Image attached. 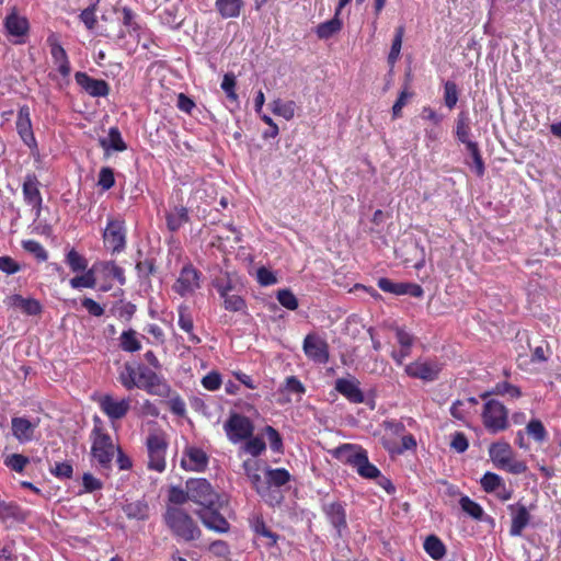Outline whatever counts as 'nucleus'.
<instances>
[{
	"label": "nucleus",
	"instance_id": "obj_1",
	"mask_svg": "<svg viewBox=\"0 0 561 561\" xmlns=\"http://www.w3.org/2000/svg\"><path fill=\"white\" fill-rule=\"evenodd\" d=\"M194 493H169L163 522L179 541L192 542L202 537V529L191 515Z\"/></svg>",
	"mask_w": 561,
	"mask_h": 561
},
{
	"label": "nucleus",
	"instance_id": "obj_2",
	"mask_svg": "<svg viewBox=\"0 0 561 561\" xmlns=\"http://www.w3.org/2000/svg\"><path fill=\"white\" fill-rule=\"evenodd\" d=\"M193 503L198 507L192 511L207 529L218 534L230 530L229 522L220 513L228 504L227 493H194Z\"/></svg>",
	"mask_w": 561,
	"mask_h": 561
},
{
	"label": "nucleus",
	"instance_id": "obj_3",
	"mask_svg": "<svg viewBox=\"0 0 561 561\" xmlns=\"http://www.w3.org/2000/svg\"><path fill=\"white\" fill-rule=\"evenodd\" d=\"M335 456L352 466L362 478L376 480L386 491L391 488L390 480L381 476L380 470L368 460L367 451L363 447L344 444L335 449Z\"/></svg>",
	"mask_w": 561,
	"mask_h": 561
},
{
	"label": "nucleus",
	"instance_id": "obj_4",
	"mask_svg": "<svg viewBox=\"0 0 561 561\" xmlns=\"http://www.w3.org/2000/svg\"><path fill=\"white\" fill-rule=\"evenodd\" d=\"M93 430L91 432V454L93 459L101 466L103 469H107L111 466V462L118 450V446H116L111 436L106 433L103 422L99 416H94L93 419Z\"/></svg>",
	"mask_w": 561,
	"mask_h": 561
},
{
	"label": "nucleus",
	"instance_id": "obj_5",
	"mask_svg": "<svg viewBox=\"0 0 561 561\" xmlns=\"http://www.w3.org/2000/svg\"><path fill=\"white\" fill-rule=\"evenodd\" d=\"M489 456L495 467L511 473L519 474L527 469L526 463L515 457L511 445L505 442L493 443L489 447Z\"/></svg>",
	"mask_w": 561,
	"mask_h": 561
},
{
	"label": "nucleus",
	"instance_id": "obj_6",
	"mask_svg": "<svg viewBox=\"0 0 561 561\" xmlns=\"http://www.w3.org/2000/svg\"><path fill=\"white\" fill-rule=\"evenodd\" d=\"M482 420L489 432L497 433L508 426V411L500 401L489 400L484 404Z\"/></svg>",
	"mask_w": 561,
	"mask_h": 561
},
{
	"label": "nucleus",
	"instance_id": "obj_7",
	"mask_svg": "<svg viewBox=\"0 0 561 561\" xmlns=\"http://www.w3.org/2000/svg\"><path fill=\"white\" fill-rule=\"evenodd\" d=\"M224 430L228 439L233 443H240L252 436L254 425L252 421L239 413H232L224 424Z\"/></svg>",
	"mask_w": 561,
	"mask_h": 561
},
{
	"label": "nucleus",
	"instance_id": "obj_8",
	"mask_svg": "<svg viewBox=\"0 0 561 561\" xmlns=\"http://www.w3.org/2000/svg\"><path fill=\"white\" fill-rule=\"evenodd\" d=\"M442 365L436 359L419 358L404 367V373L409 377L421 379L425 382L436 380Z\"/></svg>",
	"mask_w": 561,
	"mask_h": 561
},
{
	"label": "nucleus",
	"instance_id": "obj_9",
	"mask_svg": "<svg viewBox=\"0 0 561 561\" xmlns=\"http://www.w3.org/2000/svg\"><path fill=\"white\" fill-rule=\"evenodd\" d=\"M104 245L113 253L122 252L126 247V229L123 220L111 218L103 232Z\"/></svg>",
	"mask_w": 561,
	"mask_h": 561
},
{
	"label": "nucleus",
	"instance_id": "obj_10",
	"mask_svg": "<svg viewBox=\"0 0 561 561\" xmlns=\"http://www.w3.org/2000/svg\"><path fill=\"white\" fill-rule=\"evenodd\" d=\"M102 412L113 422L122 420L130 410V399H117L111 394H104L99 400Z\"/></svg>",
	"mask_w": 561,
	"mask_h": 561
},
{
	"label": "nucleus",
	"instance_id": "obj_11",
	"mask_svg": "<svg viewBox=\"0 0 561 561\" xmlns=\"http://www.w3.org/2000/svg\"><path fill=\"white\" fill-rule=\"evenodd\" d=\"M306 356L319 364H325L329 360L328 343L317 334H308L302 345Z\"/></svg>",
	"mask_w": 561,
	"mask_h": 561
},
{
	"label": "nucleus",
	"instance_id": "obj_12",
	"mask_svg": "<svg viewBox=\"0 0 561 561\" xmlns=\"http://www.w3.org/2000/svg\"><path fill=\"white\" fill-rule=\"evenodd\" d=\"M199 288V273L192 265H185L173 285V290L182 297Z\"/></svg>",
	"mask_w": 561,
	"mask_h": 561
},
{
	"label": "nucleus",
	"instance_id": "obj_13",
	"mask_svg": "<svg viewBox=\"0 0 561 561\" xmlns=\"http://www.w3.org/2000/svg\"><path fill=\"white\" fill-rule=\"evenodd\" d=\"M75 79L77 84L93 98H103L110 93V87L106 81L94 79L85 72H76Z\"/></svg>",
	"mask_w": 561,
	"mask_h": 561
},
{
	"label": "nucleus",
	"instance_id": "obj_14",
	"mask_svg": "<svg viewBox=\"0 0 561 561\" xmlns=\"http://www.w3.org/2000/svg\"><path fill=\"white\" fill-rule=\"evenodd\" d=\"M22 191L25 203L33 207L36 217H38L42 209L43 198L39 192V181L35 174H27L25 176Z\"/></svg>",
	"mask_w": 561,
	"mask_h": 561
},
{
	"label": "nucleus",
	"instance_id": "obj_15",
	"mask_svg": "<svg viewBox=\"0 0 561 561\" xmlns=\"http://www.w3.org/2000/svg\"><path fill=\"white\" fill-rule=\"evenodd\" d=\"M47 44L50 48V55L54 64L57 66L59 73L64 77L69 76L71 67L68 55L60 45L59 37L56 33H50L47 37Z\"/></svg>",
	"mask_w": 561,
	"mask_h": 561
},
{
	"label": "nucleus",
	"instance_id": "obj_16",
	"mask_svg": "<svg viewBox=\"0 0 561 561\" xmlns=\"http://www.w3.org/2000/svg\"><path fill=\"white\" fill-rule=\"evenodd\" d=\"M16 130L22 141L28 147H36V139L32 129L31 114L28 106H21L16 117Z\"/></svg>",
	"mask_w": 561,
	"mask_h": 561
},
{
	"label": "nucleus",
	"instance_id": "obj_17",
	"mask_svg": "<svg viewBox=\"0 0 561 561\" xmlns=\"http://www.w3.org/2000/svg\"><path fill=\"white\" fill-rule=\"evenodd\" d=\"M323 512L330 524L335 528L337 537H342L347 530L346 511L340 502L323 505Z\"/></svg>",
	"mask_w": 561,
	"mask_h": 561
},
{
	"label": "nucleus",
	"instance_id": "obj_18",
	"mask_svg": "<svg viewBox=\"0 0 561 561\" xmlns=\"http://www.w3.org/2000/svg\"><path fill=\"white\" fill-rule=\"evenodd\" d=\"M10 308H18L27 316H37L42 312V305L34 298H24L21 295H11L4 299Z\"/></svg>",
	"mask_w": 561,
	"mask_h": 561
},
{
	"label": "nucleus",
	"instance_id": "obj_19",
	"mask_svg": "<svg viewBox=\"0 0 561 561\" xmlns=\"http://www.w3.org/2000/svg\"><path fill=\"white\" fill-rule=\"evenodd\" d=\"M37 424V422H31L25 417H12V434L20 443L31 442L34 437Z\"/></svg>",
	"mask_w": 561,
	"mask_h": 561
},
{
	"label": "nucleus",
	"instance_id": "obj_20",
	"mask_svg": "<svg viewBox=\"0 0 561 561\" xmlns=\"http://www.w3.org/2000/svg\"><path fill=\"white\" fill-rule=\"evenodd\" d=\"M335 390L351 402L362 403L364 401V393L359 389V382L354 378H339L335 381Z\"/></svg>",
	"mask_w": 561,
	"mask_h": 561
},
{
	"label": "nucleus",
	"instance_id": "obj_21",
	"mask_svg": "<svg viewBox=\"0 0 561 561\" xmlns=\"http://www.w3.org/2000/svg\"><path fill=\"white\" fill-rule=\"evenodd\" d=\"M208 458L206 453L197 447H188L182 458V466L187 470L202 471L206 468Z\"/></svg>",
	"mask_w": 561,
	"mask_h": 561
},
{
	"label": "nucleus",
	"instance_id": "obj_22",
	"mask_svg": "<svg viewBox=\"0 0 561 561\" xmlns=\"http://www.w3.org/2000/svg\"><path fill=\"white\" fill-rule=\"evenodd\" d=\"M249 524H250L252 531L256 536H261V537H264L267 539V542H266L267 548H272L277 545L279 536L276 533L272 531L267 527V525L261 514H253L249 518Z\"/></svg>",
	"mask_w": 561,
	"mask_h": 561
},
{
	"label": "nucleus",
	"instance_id": "obj_23",
	"mask_svg": "<svg viewBox=\"0 0 561 561\" xmlns=\"http://www.w3.org/2000/svg\"><path fill=\"white\" fill-rule=\"evenodd\" d=\"M0 519L12 526L26 519V513L14 502L0 500Z\"/></svg>",
	"mask_w": 561,
	"mask_h": 561
},
{
	"label": "nucleus",
	"instance_id": "obj_24",
	"mask_svg": "<svg viewBox=\"0 0 561 561\" xmlns=\"http://www.w3.org/2000/svg\"><path fill=\"white\" fill-rule=\"evenodd\" d=\"M4 27L9 35L20 37L27 33L30 25L27 19L13 9L4 19Z\"/></svg>",
	"mask_w": 561,
	"mask_h": 561
},
{
	"label": "nucleus",
	"instance_id": "obj_25",
	"mask_svg": "<svg viewBox=\"0 0 561 561\" xmlns=\"http://www.w3.org/2000/svg\"><path fill=\"white\" fill-rule=\"evenodd\" d=\"M243 0H216L215 8L222 19H234L241 13Z\"/></svg>",
	"mask_w": 561,
	"mask_h": 561
},
{
	"label": "nucleus",
	"instance_id": "obj_26",
	"mask_svg": "<svg viewBox=\"0 0 561 561\" xmlns=\"http://www.w3.org/2000/svg\"><path fill=\"white\" fill-rule=\"evenodd\" d=\"M423 548L425 552L435 561H440L446 556V546L436 535H430L425 538Z\"/></svg>",
	"mask_w": 561,
	"mask_h": 561
},
{
	"label": "nucleus",
	"instance_id": "obj_27",
	"mask_svg": "<svg viewBox=\"0 0 561 561\" xmlns=\"http://www.w3.org/2000/svg\"><path fill=\"white\" fill-rule=\"evenodd\" d=\"M530 515L524 505H519L516 512L513 514L512 524L510 528V535L518 537L523 534V530L529 524Z\"/></svg>",
	"mask_w": 561,
	"mask_h": 561
},
{
	"label": "nucleus",
	"instance_id": "obj_28",
	"mask_svg": "<svg viewBox=\"0 0 561 561\" xmlns=\"http://www.w3.org/2000/svg\"><path fill=\"white\" fill-rule=\"evenodd\" d=\"M141 389L147 391L149 394L163 398L169 397L171 392L169 383L158 374L151 376L149 381H147L145 385H141Z\"/></svg>",
	"mask_w": 561,
	"mask_h": 561
},
{
	"label": "nucleus",
	"instance_id": "obj_29",
	"mask_svg": "<svg viewBox=\"0 0 561 561\" xmlns=\"http://www.w3.org/2000/svg\"><path fill=\"white\" fill-rule=\"evenodd\" d=\"M100 146L105 150L124 151L127 146L122 138L121 131L117 127H111L108 135L100 139Z\"/></svg>",
	"mask_w": 561,
	"mask_h": 561
},
{
	"label": "nucleus",
	"instance_id": "obj_30",
	"mask_svg": "<svg viewBox=\"0 0 561 561\" xmlns=\"http://www.w3.org/2000/svg\"><path fill=\"white\" fill-rule=\"evenodd\" d=\"M118 380L122 383V386L127 390L137 388L138 365L135 366L130 363H125L118 373Z\"/></svg>",
	"mask_w": 561,
	"mask_h": 561
},
{
	"label": "nucleus",
	"instance_id": "obj_31",
	"mask_svg": "<svg viewBox=\"0 0 561 561\" xmlns=\"http://www.w3.org/2000/svg\"><path fill=\"white\" fill-rule=\"evenodd\" d=\"M188 221V211L184 206H175L167 214L169 230L176 231Z\"/></svg>",
	"mask_w": 561,
	"mask_h": 561
},
{
	"label": "nucleus",
	"instance_id": "obj_32",
	"mask_svg": "<svg viewBox=\"0 0 561 561\" xmlns=\"http://www.w3.org/2000/svg\"><path fill=\"white\" fill-rule=\"evenodd\" d=\"M98 266V272H101L106 279H117L121 285L125 284L124 270L115 264L113 261L98 262L94 264Z\"/></svg>",
	"mask_w": 561,
	"mask_h": 561
},
{
	"label": "nucleus",
	"instance_id": "obj_33",
	"mask_svg": "<svg viewBox=\"0 0 561 561\" xmlns=\"http://www.w3.org/2000/svg\"><path fill=\"white\" fill-rule=\"evenodd\" d=\"M123 511L128 518L146 519L148 517V504L144 500L129 501L123 505Z\"/></svg>",
	"mask_w": 561,
	"mask_h": 561
},
{
	"label": "nucleus",
	"instance_id": "obj_34",
	"mask_svg": "<svg viewBox=\"0 0 561 561\" xmlns=\"http://www.w3.org/2000/svg\"><path fill=\"white\" fill-rule=\"evenodd\" d=\"M118 340H119V347L124 352L135 353V352H138L141 350V342L139 340V334L133 329L123 331Z\"/></svg>",
	"mask_w": 561,
	"mask_h": 561
},
{
	"label": "nucleus",
	"instance_id": "obj_35",
	"mask_svg": "<svg viewBox=\"0 0 561 561\" xmlns=\"http://www.w3.org/2000/svg\"><path fill=\"white\" fill-rule=\"evenodd\" d=\"M470 133L471 127L469 116L466 112H461L456 121V136L459 141L466 145V147H468V144H476L470 140Z\"/></svg>",
	"mask_w": 561,
	"mask_h": 561
},
{
	"label": "nucleus",
	"instance_id": "obj_36",
	"mask_svg": "<svg viewBox=\"0 0 561 561\" xmlns=\"http://www.w3.org/2000/svg\"><path fill=\"white\" fill-rule=\"evenodd\" d=\"M179 327L185 331L186 333H188V340L190 342H192L193 344H198L201 342V339L195 335L193 333V328H194V324H193V319L188 312V309L187 307L185 306H180L179 307Z\"/></svg>",
	"mask_w": 561,
	"mask_h": 561
},
{
	"label": "nucleus",
	"instance_id": "obj_37",
	"mask_svg": "<svg viewBox=\"0 0 561 561\" xmlns=\"http://www.w3.org/2000/svg\"><path fill=\"white\" fill-rule=\"evenodd\" d=\"M98 272V266L93 264L90 270L84 271L82 275L76 276L70 279V286L73 289L80 288H94L96 285L95 273Z\"/></svg>",
	"mask_w": 561,
	"mask_h": 561
},
{
	"label": "nucleus",
	"instance_id": "obj_38",
	"mask_svg": "<svg viewBox=\"0 0 561 561\" xmlns=\"http://www.w3.org/2000/svg\"><path fill=\"white\" fill-rule=\"evenodd\" d=\"M341 28H342V21L340 19V15H336V13H334V16L331 20L323 22L317 26L316 33L319 38L328 39V38L332 37L334 34H336L337 32H340Z\"/></svg>",
	"mask_w": 561,
	"mask_h": 561
},
{
	"label": "nucleus",
	"instance_id": "obj_39",
	"mask_svg": "<svg viewBox=\"0 0 561 561\" xmlns=\"http://www.w3.org/2000/svg\"><path fill=\"white\" fill-rule=\"evenodd\" d=\"M270 107L275 115L282 116L286 121H290L295 116L296 103L294 101L284 102L276 99L270 104Z\"/></svg>",
	"mask_w": 561,
	"mask_h": 561
},
{
	"label": "nucleus",
	"instance_id": "obj_40",
	"mask_svg": "<svg viewBox=\"0 0 561 561\" xmlns=\"http://www.w3.org/2000/svg\"><path fill=\"white\" fill-rule=\"evenodd\" d=\"M267 483L272 486L280 488L290 480V474L286 469H267L265 472Z\"/></svg>",
	"mask_w": 561,
	"mask_h": 561
},
{
	"label": "nucleus",
	"instance_id": "obj_41",
	"mask_svg": "<svg viewBox=\"0 0 561 561\" xmlns=\"http://www.w3.org/2000/svg\"><path fill=\"white\" fill-rule=\"evenodd\" d=\"M404 35V27L399 26L396 28L394 37L391 44L390 53L388 55V64L393 67L398 61L401 53L402 41Z\"/></svg>",
	"mask_w": 561,
	"mask_h": 561
},
{
	"label": "nucleus",
	"instance_id": "obj_42",
	"mask_svg": "<svg viewBox=\"0 0 561 561\" xmlns=\"http://www.w3.org/2000/svg\"><path fill=\"white\" fill-rule=\"evenodd\" d=\"M489 394H497V396H508L510 398H519L522 396V391L518 387L508 383V382H499L495 387L486 393H483L481 397L485 399Z\"/></svg>",
	"mask_w": 561,
	"mask_h": 561
},
{
	"label": "nucleus",
	"instance_id": "obj_43",
	"mask_svg": "<svg viewBox=\"0 0 561 561\" xmlns=\"http://www.w3.org/2000/svg\"><path fill=\"white\" fill-rule=\"evenodd\" d=\"M242 448L247 454L255 458L265 451L266 445L262 437L252 435L245 439Z\"/></svg>",
	"mask_w": 561,
	"mask_h": 561
},
{
	"label": "nucleus",
	"instance_id": "obj_44",
	"mask_svg": "<svg viewBox=\"0 0 561 561\" xmlns=\"http://www.w3.org/2000/svg\"><path fill=\"white\" fill-rule=\"evenodd\" d=\"M66 263L69 265L72 272L79 273L87 271L88 261L87 259L78 253L75 249H71L66 255Z\"/></svg>",
	"mask_w": 561,
	"mask_h": 561
},
{
	"label": "nucleus",
	"instance_id": "obj_45",
	"mask_svg": "<svg viewBox=\"0 0 561 561\" xmlns=\"http://www.w3.org/2000/svg\"><path fill=\"white\" fill-rule=\"evenodd\" d=\"M224 300V307L228 311L243 312L247 309L244 299L239 295L227 294V296L220 297Z\"/></svg>",
	"mask_w": 561,
	"mask_h": 561
},
{
	"label": "nucleus",
	"instance_id": "obj_46",
	"mask_svg": "<svg viewBox=\"0 0 561 561\" xmlns=\"http://www.w3.org/2000/svg\"><path fill=\"white\" fill-rule=\"evenodd\" d=\"M263 432L266 435L271 449L274 453L282 454L284 445L280 434L271 425L265 426Z\"/></svg>",
	"mask_w": 561,
	"mask_h": 561
},
{
	"label": "nucleus",
	"instance_id": "obj_47",
	"mask_svg": "<svg viewBox=\"0 0 561 561\" xmlns=\"http://www.w3.org/2000/svg\"><path fill=\"white\" fill-rule=\"evenodd\" d=\"M458 88L454 81H446L444 83V103L449 108L453 110L458 102Z\"/></svg>",
	"mask_w": 561,
	"mask_h": 561
},
{
	"label": "nucleus",
	"instance_id": "obj_48",
	"mask_svg": "<svg viewBox=\"0 0 561 561\" xmlns=\"http://www.w3.org/2000/svg\"><path fill=\"white\" fill-rule=\"evenodd\" d=\"M278 302L288 310H296L299 306L297 297L290 289H279L276 294Z\"/></svg>",
	"mask_w": 561,
	"mask_h": 561
},
{
	"label": "nucleus",
	"instance_id": "obj_49",
	"mask_svg": "<svg viewBox=\"0 0 561 561\" xmlns=\"http://www.w3.org/2000/svg\"><path fill=\"white\" fill-rule=\"evenodd\" d=\"M467 150L470 152L472 158V170L478 176H482L484 174V162L480 154L478 144H468Z\"/></svg>",
	"mask_w": 561,
	"mask_h": 561
},
{
	"label": "nucleus",
	"instance_id": "obj_50",
	"mask_svg": "<svg viewBox=\"0 0 561 561\" xmlns=\"http://www.w3.org/2000/svg\"><path fill=\"white\" fill-rule=\"evenodd\" d=\"M526 432L529 436H531L536 442H543L547 438V431L539 420H531L527 426Z\"/></svg>",
	"mask_w": 561,
	"mask_h": 561
},
{
	"label": "nucleus",
	"instance_id": "obj_51",
	"mask_svg": "<svg viewBox=\"0 0 561 561\" xmlns=\"http://www.w3.org/2000/svg\"><path fill=\"white\" fill-rule=\"evenodd\" d=\"M459 503L462 511L469 516L478 520L482 518L483 510L478 503L470 500L468 496H462Z\"/></svg>",
	"mask_w": 561,
	"mask_h": 561
},
{
	"label": "nucleus",
	"instance_id": "obj_52",
	"mask_svg": "<svg viewBox=\"0 0 561 561\" xmlns=\"http://www.w3.org/2000/svg\"><path fill=\"white\" fill-rule=\"evenodd\" d=\"M236 77L233 73H226L221 82V89L226 93L227 98L232 102H238V95L236 93Z\"/></svg>",
	"mask_w": 561,
	"mask_h": 561
},
{
	"label": "nucleus",
	"instance_id": "obj_53",
	"mask_svg": "<svg viewBox=\"0 0 561 561\" xmlns=\"http://www.w3.org/2000/svg\"><path fill=\"white\" fill-rule=\"evenodd\" d=\"M165 451H148V467L158 472H162L165 468Z\"/></svg>",
	"mask_w": 561,
	"mask_h": 561
},
{
	"label": "nucleus",
	"instance_id": "obj_54",
	"mask_svg": "<svg viewBox=\"0 0 561 561\" xmlns=\"http://www.w3.org/2000/svg\"><path fill=\"white\" fill-rule=\"evenodd\" d=\"M243 468L247 477L257 488V484L261 482V476L257 473L259 462L255 459H248L243 462Z\"/></svg>",
	"mask_w": 561,
	"mask_h": 561
},
{
	"label": "nucleus",
	"instance_id": "obj_55",
	"mask_svg": "<svg viewBox=\"0 0 561 561\" xmlns=\"http://www.w3.org/2000/svg\"><path fill=\"white\" fill-rule=\"evenodd\" d=\"M23 248L34 254L38 260L46 261L48 255L44 247L35 240H26L23 242Z\"/></svg>",
	"mask_w": 561,
	"mask_h": 561
},
{
	"label": "nucleus",
	"instance_id": "obj_56",
	"mask_svg": "<svg viewBox=\"0 0 561 561\" xmlns=\"http://www.w3.org/2000/svg\"><path fill=\"white\" fill-rule=\"evenodd\" d=\"M4 463L16 472H22L28 463V459L20 454H13L5 458Z\"/></svg>",
	"mask_w": 561,
	"mask_h": 561
},
{
	"label": "nucleus",
	"instance_id": "obj_57",
	"mask_svg": "<svg viewBox=\"0 0 561 561\" xmlns=\"http://www.w3.org/2000/svg\"><path fill=\"white\" fill-rule=\"evenodd\" d=\"M98 184L107 191L115 184L113 170L108 167H104L100 170Z\"/></svg>",
	"mask_w": 561,
	"mask_h": 561
},
{
	"label": "nucleus",
	"instance_id": "obj_58",
	"mask_svg": "<svg viewBox=\"0 0 561 561\" xmlns=\"http://www.w3.org/2000/svg\"><path fill=\"white\" fill-rule=\"evenodd\" d=\"M502 479L492 472H486L481 479V486L484 491H494L501 486Z\"/></svg>",
	"mask_w": 561,
	"mask_h": 561
},
{
	"label": "nucleus",
	"instance_id": "obj_59",
	"mask_svg": "<svg viewBox=\"0 0 561 561\" xmlns=\"http://www.w3.org/2000/svg\"><path fill=\"white\" fill-rule=\"evenodd\" d=\"M208 550L210 553H213L216 557L219 558H227L230 554V547L225 540H214L209 547Z\"/></svg>",
	"mask_w": 561,
	"mask_h": 561
},
{
	"label": "nucleus",
	"instance_id": "obj_60",
	"mask_svg": "<svg viewBox=\"0 0 561 561\" xmlns=\"http://www.w3.org/2000/svg\"><path fill=\"white\" fill-rule=\"evenodd\" d=\"M214 286L220 297L227 296V294L233 290L232 280L228 276L217 277L214 282Z\"/></svg>",
	"mask_w": 561,
	"mask_h": 561
},
{
	"label": "nucleus",
	"instance_id": "obj_61",
	"mask_svg": "<svg viewBox=\"0 0 561 561\" xmlns=\"http://www.w3.org/2000/svg\"><path fill=\"white\" fill-rule=\"evenodd\" d=\"M413 93L409 92L407 89L402 90L399 94L398 100L394 102L392 106V115L394 118L401 116V111L403 106L408 103V101L412 98Z\"/></svg>",
	"mask_w": 561,
	"mask_h": 561
},
{
	"label": "nucleus",
	"instance_id": "obj_62",
	"mask_svg": "<svg viewBox=\"0 0 561 561\" xmlns=\"http://www.w3.org/2000/svg\"><path fill=\"white\" fill-rule=\"evenodd\" d=\"M202 385L205 389L215 391L221 386V377L218 373L211 371L202 379Z\"/></svg>",
	"mask_w": 561,
	"mask_h": 561
},
{
	"label": "nucleus",
	"instance_id": "obj_63",
	"mask_svg": "<svg viewBox=\"0 0 561 561\" xmlns=\"http://www.w3.org/2000/svg\"><path fill=\"white\" fill-rule=\"evenodd\" d=\"M468 413V407H466V402L462 400L455 401L450 407V414L456 420L466 421Z\"/></svg>",
	"mask_w": 561,
	"mask_h": 561
},
{
	"label": "nucleus",
	"instance_id": "obj_64",
	"mask_svg": "<svg viewBox=\"0 0 561 561\" xmlns=\"http://www.w3.org/2000/svg\"><path fill=\"white\" fill-rule=\"evenodd\" d=\"M469 443L466 435L461 432H456L451 436L450 447L457 453H463L468 449Z\"/></svg>",
	"mask_w": 561,
	"mask_h": 561
}]
</instances>
